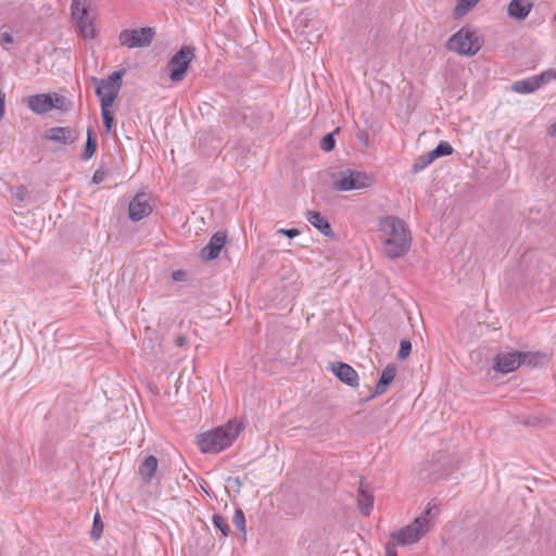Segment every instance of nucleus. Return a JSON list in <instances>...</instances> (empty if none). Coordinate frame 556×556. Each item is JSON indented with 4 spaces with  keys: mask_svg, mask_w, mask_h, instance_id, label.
<instances>
[{
    "mask_svg": "<svg viewBox=\"0 0 556 556\" xmlns=\"http://www.w3.org/2000/svg\"><path fill=\"white\" fill-rule=\"evenodd\" d=\"M548 135L552 137H556V122L548 127Z\"/></svg>",
    "mask_w": 556,
    "mask_h": 556,
    "instance_id": "46",
    "label": "nucleus"
},
{
    "mask_svg": "<svg viewBox=\"0 0 556 556\" xmlns=\"http://www.w3.org/2000/svg\"><path fill=\"white\" fill-rule=\"evenodd\" d=\"M240 430L239 422L236 420L229 421L225 426L202 433L198 440V445L203 453H218L232 444Z\"/></svg>",
    "mask_w": 556,
    "mask_h": 556,
    "instance_id": "2",
    "label": "nucleus"
},
{
    "mask_svg": "<svg viewBox=\"0 0 556 556\" xmlns=\"http://www.w3.org/2000/svg\"><path fill=\"white\" fill-rule=\"evenodd\" d=\"M225 243L226 235L220 231L215 232L208 243L201 250V257L205 261L217 258Z\"/></svg>",
    "mask_w": 556,
    "mask_h": 556,
    "instance_id": "12",
    "label": "nucleus"
},
{
    "mask_svg": "<svg viewBox=\"0 0 556 556\" xmlns=\"http://www.w3.org/2000/svg\"><path fill=\"white\" fill-rule=\"evenodd\" d=\"M431 510L432 506L429 503L427 509L416 517L412 523L390 534L391 542L402 546L417 543L430 531L433 525Z\"/></svg>",
    "mask_w": 556,
    "mask_h": 556,
    "instance_id": "3",
    "label": "nucleus"
},
{
    "mask_svg": "<svg viewBox=\"0 0 556 556\" xmlns=\"http://www.w3.org/2000/svg\"><path fill=\"white\" fill-rule=\"evenodd\" d=\"M540 88L538 84V79L534 76L528 77L526 79L516 80L513 83L510 89L516 93H531Z\"/></svg>",
    "mask_w": 556,
    "mask_h": 556,
    "instance_id": "19",
    "label": "nucleus"
},
{
    "mask_svg": "<svg viewBox=\"0 0 556 556\" xmlns=\"http://www.w3.org/2000/svg\"><path fill=\"white\" fill-rule=\"evenodd\" d=\"M430 165V162H428V159L426 157V154L420 155L416 162L413 165V170L415 173L425 169L427 166Z\"/></svg>",
    "mask_w": 556,
    "mask_h": 556,
    "instance_id": "33",
    "label": "nucleus"
},
{
    "mask_svg": "<svg viewBox=\"0 0 556 556\" xmlns=\"http://www.w3.org/2000/svg\"><path fill=\"white\" fill-rule=\"evenodd\" d=\"M531 7L530 0H511L508 5V14L518 20H523L528 16Z\"/></svg>",
    "mask_w": 556,
    "mask_h": 556,
    "instance_id": "18",
    "label": "nucleus"
},
{
    "mask_svg": "<svg viewBox=\"0 0 556 556\" xmlns=\"http://www.w3.org/2000/svg\"><path fill=\"white\" fill-rule=\"evenodd\" d=\"M435 153L441 156L451 155L454 151L453 147L447 141H441L435 148Z\"/></svg>",
    "mask_w": 556,
    "mask_h": 556,
    "instance_id": "30",
    "label": "nucleus"
},
{
    "mask_svg": "<svg viewBox=\"0 0 556 556\" xmlns=\"http://www.w3.org/2000/svg\"><path fill=\"white\" fill-rule=\"evenodd\" d=\"M306 219L326 237L332 238L334 236L328 219L319 212L308 211L306 213Z\"/></svg>",
    "mask_w": 556,
    "mask_h": 556,
    "instance_id": "15",
    "label": "nucleus"
},
{
    "mask_svg": "<svg viewBox=\"0 0 556 556\" xmlns=\"http://www.w3.org/2000/svg\"><path fill=\"white\" fill-rule=\"evenodd\" d=\"M96 151H97V141L92 137L91 129H88V137H87V141H86V144H85V149H84V153H83V159L84 160L91 159L94 155Z\"/></svg>",
    "mask_w": 556,
    "mask_h": 556,
    "instance_id": "23",
    "label": "nucleus"
},
{
    "mask_svg": "<svg viewBox=\"0 0 556 556\" xmlns=\"http://www.w3.org/2000/svg\"><path fill=\"white\" fill-rule=\"evenodd\" d=\"M27 105L33 112L37 114L47 113L56 106L53 98L50 94L45 93L28 97Z\"/></svg>",
    "mask_w": 556,
    "mask_h": 556,
    "instance_id": "13",
    "label": "nucleus"
},
{
    "mask_svg": "<svg viewBox=\"0 0 556 556\" xmlns=\"http://www.w3.org/2000/svg\"><path fill=\"white\" fill-rule=\"evenodd\" d=\"M152 212L149 198L146 193L136 194L129 202L128 215L134 222H139Z\"/></svg>",
    "mask_w": 556,
    "mask_h": 556,
    "instance_id": "10",
    "label": "nucleus"
},
{
    "mask_svg": "<svg viewBox=\"0 0 556 556\" xmlns=\"http://www.w3.org/2000/svg\"><path fill=\"white\" fill-rule=\"evenodd\" d=\"M396 376V366L395 364H389L381 372L380 379L376 386L375 394H383L391 382L394 380Z\"/></svg>",
    "mask_w": 556,
    "mask_h": 556,
    "instance_id": "17",
    "label": "nucleus"
},
{
    "mask_svg": "<svg viewBox=\"0 0 556 556\" xmlns=\"http://www.w3.org/2000/svg\"><path fill=\"white\" fill-rule=\"evenodd\" d=\"M88 0H73L71 4V12L73 18L83 17L84 15L89 14L88 13Z\"/></svg>",
    "mask_w": 556,
    "mask_h": 556,
    "instance_id": "22",
    "label": "nucleus"
},
{
    "mask_svg": "<svg viewBox=\"0 0 556 556\" xmlns=\"http://www.w3.org/2000/svg\"><path fill=\"white\" fill-rule=\"evenodd\" d=\"M63 100H64V98H62V97H55L53 99L54 103L56 104L55 108H61V102H63Z\"/></svg>",
    "mask_w": 556,
    "mask_h": 556,
    "instance_id": "47",
    "label": "nucleus"
},
{
    "mask_svg": "<svg viewBox=\"0 0 556 556\" xmlns=\"http://www.w3.org/2000/svg\"><path fill=\"white\" fill-rule=\"evenodd\" d=\"M125 70L113 72L108 78L92 77L101 106H112L123 84Z\"/></svg>",
    "mask_w": 556,
    "mask_h": 556,
    "instance_id": "5",
    "label": "nucleus"
},
{
    "mask_svg": "<svg viewBox=\"0 0 556 556\" xmlns=\"http://www.w3.org/2000/svg\"><path fill=\"white\" fill-rule=\"evenodd\" d=\"M111 106H101V115L103 119V124L105 126V130L110 132L114 126V116L112 111L110 110Z\"/></svg>",
    "mask_w": 556,
    "mask_h": 556,
    "instance_id": "25",
    "label": "nucleus"
},
{
    "mask_svg": "<svg viewBox=\"0 0 556 556\" xmlns=\"http://www.w3.org/2000/svg\"><path fill=\"white\" fill-rule=\"evenodd\" d=\"M446 46L459 55L473 56L480 51L482 40L476 30L463 27L448 39Z\"/></svg>",
    "mask_w": 556,
    "mask_h": 556,
    "instance_id": "4",
    "label": "nucleus"
},
{
    "mask_svg": "<svg viewBox=\"0 0 556 556\" xmlns=\"http://www.w3.org/2000/svg\"><path fill=\"white\" fill-rule=\"evenodd\" d=\"M0 38L3 42L5 43H12L13 42V37L11 36L10 33L8 31H3L0 34Z\"/></svg>",
    "mask_w": 556,
    "mask_h": 556,
    "instance_id": "44",
    "label": "nucleus"
},
{
    "mask_svg": "<svg viewBox=\"0 0 556 556\" xmlns=\"http://www.w3.org/2000/svg\"><path fill=\"white\" fill-rule=\"evenodd\" d=\"M367 181L368 177L365 174L348 169L339 174L333 181V187L340 191H350L367 187Z\"/></svg>",
    "mask_w": 556,
    "mask_h": 556,
    "instance_id": "8",
    "label": "nucleus"
},
{
    "mask_svg": "<svg viewBox=\"0 0 556 556\" xmlns=\"http://www.w3.org/2000/svg\"><path fill=\"white\" fill-rule=\"evenodd\" d=\"M553 77H556V73L554 71H546L540 75H534V78L538 79V84H539L540 88L543 85L547 84Z\"/></svg>",
    "mask_w": 556,
    "mask_h": 556,
    "instance_id": "32",
    "label": "nucleus"
},
{
    "mask_svg": "<svg viewBox=\"0 0 556 556\" xmlns=\"http://www.w3.org/2000/svg\"><path fill=\"white\" fill-rule=\"evenodd\" d=\"M383 253L393 260L404 256L412 243L409 229L404 220L395 216H387L380 220Z\"/></svg>",
    "mask_w": 556,
    "mask_h": 556,
    "instance_id": "1",
    "label": "nucleus"
},
{
    "mask_svg": "<svg viewBox=\"0 0 556 556\" xmlns=\"http://www.w3.org/2000/svg\"><path fill=\"white\" fill-rule=\"evenodd\" d=\"M329 369L341 382L349 387L355 388L358 386V374L349 364L334 362L329 365Z\"/></svg>",
    "mask_w": 556,
    "mask_h": 556,
    "instance_id": "11",
    "label": "nucleus"
},
{
    "mask_svg": "<svg viewBox=\"0 0 556 556\" xmlns=\"http://www.w3.org/2000/svg\"><path fill=\"white\" fill-rule=\"evenodd\" d=\"M533 355H535L534 357H523V361H522V364H528V365H535L536 364V358L539 357H544V355L540 354V353H532Z\"/></svg>",
    "mask_w": 556,
    "mask_h": 556,
    "instance_id": "38",
    "label": "nucleus"
},
{
    "mask_svg": "<svg viewBox=\"0 0 556 556\" xmlns=\"http://www.w3.org/2000/svg\"><path fill=\"white\" fill-rule=\"evenodd\" d=\"M27 194H28V191L24 186H18L12 192L13 198L16 199L18 202H24L27 198Z\"/></svg>",
    "mask_w": 556,
    "mask_h": 556,
    "instance_id": "34",
    "label": "nucleus"
},
{
    "mask_svg": "<svg viewBox=\"0 0 556 556\" xmlns=\"http://www.w3.org/2000/svg\"><path fill=\"white\" fill-rule=\"evenodd\" d=\"M105 179V173L103 170H96L93 176H92V181L94 184H100L102 182L103 180Z\"/></svg>",
    "mask_w": 556,
    "mask_h": 556,
    "instance_id": "37",
    "label": "nucleus"
},
{
    "mask_svg": "<svg viewBox=\"0 0 556 556\" xmlns=\"http://www.w3.org/2000/svg\"><path fill=\"white\" fill-rule=\"evenodd\" d=\"M410 352H412L410 341L406 340V339L402 340L400 342V350L397 352V358L401 361H404L409 356Z\"/></svg>",
    "mask_w": 556,
    "mask_h": 556,
    "instance_id": "29",
    "label": "nucleus"
},
{
    "mask_svg": "<svg viewBox=\"0 0 556 556\" xmlns=\"http://www.w3.org/2000/svg\"><path fill=\"white\" fill-rule=\"evenodd\" d=\"M187 341L188 340H187L186 336L179 334L175 339V344L178 348H182V346H185L187 344Z\"/></svg>",
    "mask_w": 556,
    "mask_h": 556,
    "instance_id": "42",
    "label": "nucleus"
},
{
    "mask_svg": "<svg viewBox=\"0 0 556 556\" xmlns=\"http://www.w3.org/2000/svg\"><path fill=\"white\" fill-rule=\"evenodd\" d=\"M159 462L153 455L147 456L143 462L139 465L138 473L146 483H150L155 477Z\"/></svg>",
    "mask_w": 556,
    "mask_h": 556,
    "instance_id": "16",
    "label": "nucleus"
},
{
    "mask_svg": "<svg viewBox=\"0 0 556 556\" xmlns=\"http://www.w3.org/2000/svg\"><path fill=\"white\" fill-rule=\"evenodd\" d=\"M479 0H457V4L455 7V15L463 16L465 15L471 8H473Z\"/></svg>",
    "mask_w": 556,
    "mask_h": 556,
    "instance_id": "24",
    "label": "nucleus"
},
{
    "mask_svg": "<svg viewBox=\"0 0 556 556\" xmlns=\"http://www.w3.org/2000/svg\"><path fill=\"white\" fill-rule=\"evenodd\" d=\"M356 138L365 144L368 143V135L365 130H358L356 134Z\"/></svg>",
    "mask_w": 556,
    "mask_h": 556,
    "instance_id": "41",
    "label": "nucleus"
},
{
    "mask_svg": "<svg viewBox=\"0 0 556 556\" xmlns=\"http://www.w3.org/2000/svg\"><path fill=\"white\" fill-rule=\"evenodd\" d=\"M46 138L50 141L59 142L62 144H71L77 140V135H74V132L68 127H53L50 128L47 134Z\"/></svg>",
    "mask_w": 556,
    "mask_h": 556,
    "instance_id": "14",
    "label": "nucleus"
},
{
    "mask_svg": "<svg viewBox=\"0 0 556 556\" xmlns=\"http://www.w3.org/2000/svg\"><path fill=\"white\" fill-rule=\"evenodd\" d=\"M357 503L362 514L368 516L374 505V497L370 493L361 489L358 492Z\"/></svg>",
    "mask_w": 556,
    "mask_h": 556,
    "instance_id": "21",
    "label": "nucleus"
},
{
    "mask_svg": "<svg viewBox=\"0 0 556 556\" xmlns=\"http://www.w3.org/2000/svg\"><path fill=\"white\" fill-rule=\"evenodd\" d=\"M213 525L222 532L224 536L228 535L229 526L220 515H214L212 518Z\"/></svg>",
    "mask_w": 556,
    "mask_h": 556,
    "instance_id": "28",
    "label": "nucleus"
},
{
    "mask_svg": "<svg viewBox=\"0 0 556 556\" xmlns=\"http://www.w3.org/2000/svg\"><path fill=\"white\" fill-rule=\"evenodd\" d=\"M278 233H281L288 238H294L300 235V231L295 228H291V229H282L281 228L278 230Z\"/></svg>",
    "mask_w": 556,
    "mask_h": 556,
    "instance_id": "35",
    "label": "nucleus"
},
{
    "mask_svg": "<svg viewBox=\"0 0 556 556\" xmlns=\"http://www.w3.org/2000/svg\"><path fill=\"white\" fill-rule=\"evenodd\" d=\"M155 37V29L152 27H140L137 29H124L118 35V42L128 49H141L149 47Z\"/></svg>",
    "mask_w": 556,
    "mask_h": 556,
    "instance_id": "7",
    "label": "nucleus"
},
{
    "mask_svg": "<svg viewBox=\"0 0 556 556\" xmlns=\"http://www.w3.org/2000/svg\"><path fill=\"white\" fill-rule=\"evenodd\" d=\"M426 157L428 159V162H430L431 164L434 160L439 159L440 156L438 155V153H435V150L433 149L426 153Z\"/></svg>",
    "mask_w": 556,
    "mask_h": 556,
    "instance_id": "45",
    "label": "nucleus"
},
{
    "mask_svg": "<svg viewBox=\"0 0 556 556\" xmlns=\"http://www.w3.org/2000/svg\"><path fill=\"white\" fill-rule=\"evenodd\" d=\"M77 23V28L79 34L85 39L94 38L96 30L93 26V20L89 16V14L84 15L83 17L75 18Z\"/></svg>",
    "mask_w": 556,
    "mask_h": 556,
    "instance_id": "20",
    "label": "nucleus"
},
{
    "mask_svg": "<svg viewBox=\"0 0 556 556\" xmlns=\"http://www.w3.org/2000/svg\"><path fill=\"white\" fill-rule=\"evenodd\" d=\"M103 532V522L101 521L100 514L96 513L93 517V523L91 529V538L93 540H99Z\"/></svg>",
    "mask_w": 556,
    "mask_h": 556,
    "instance_id": "26",
    "label": "nucleus"
},
{
    "mask_svg": "<svg viewBox=\"0 0 556 556\" xmlns=\"http://www.w3.org/2000/svg\"><path fill=\"white\" fill-rule=\"evenodd\" d=\"M232 522L238 530H240L241 532H243L245 534V532H247L245 517H244L242 509L238 508L235 510V514L232 517Z\"/></svg>",
    "mask_w": 556,
    "mask_h": 556,
    "instance_id": "27",
    "label": "nucleus"
},
{
    "mask_svg": "<svg viewBox=\"0 0 556 556\" xmlns=\"http://www.w3.org/2000/svg\"><path fill=\"white\" fill-rule=\"evenodd\" d=\"M194 58V48L184 46L177 51L168 61L167 68L169 72V79L173 83H180Z\"/></svg>",
    "mask_w": 556,
    "mask_h": 556,
    "instance_id": "6",
    "label": "nucleus"
},
{
    "mask_svg": "<svg viewBox=\"0 0 556 556\" xmlns=\"http://www.w3.org/2000/svg\"><path fill=\"white\" fill-rule=\"evenodd\" d=\"M523 357H534L532 353L522 352H505L497 354L495 357L494 369L502 374H509L515 371L522 364Z\"/></svg>",
    "mask_w": 556,
    "mask_h": 556,
    "instance_id": "9",
    "label": "nucleus"
},
{
    "mask_svg": "<svg viewBox=\"0 0 556 556\" xmlns=\"http://www.w3.org/2000/svg\"><path fill=\"white\" fill-rule=\"evenodd\" d=\"M186 277V273L184 270H175L173 274H172V278L173 280L175 281H181L184 280Z\"/></svg>",
    "mask_w": 556,
    "mask_h": 556,
    "instance_id": "40",
    "label": "nucleus"
},
{
    "mask_svg": "<svg viewBox=\"0 0 556 556\" xmlns=\"http://www.w3.org/2000/svg\"><path fill=\"white\" fill-rule=\"evenodd\" d=\"M5 113V94L0 92V121L3 118Z\"/></svg>",
    "mask_w": 556,
    "mask_h": 556,
    "instance_id": "39",
    "label": "nucleus"
},
{
    "mask_svg": "<svg viewBox=\"0 0 556 556\" xmlns=\"http://www.w3.org/2000/svg\"><path fill=\"white\" fill-rule=\"evenodd\" d=\"M228 483H230L231 486H236L238 490L240 489V486L242 484L240 478H238V477H229Z\"/></svg>",
    "mask_w": 556,
    "mask_h": 556,
    "instance_id": "43",
    "label": "nucleus"
},
{
    "mask_svg": "<svg viewBox=\"0 0 556 556\" xmlns=\"http://www.w3.org/2000/svg\"><path fill=\"white\" fill-rule=\"evenodd\" d=\"M321 150L329 152L334 149L333 134H327L320 141Z\"/></svg>",
    "mask_w": 556,
    "mask_h": 556,
    "instance_id": "31",
    "label": "nucleus"
},
{
    "mask_svg": "<svg viewBox=\"0 0 556 556\" xmlns=\"http://www.w3.org/2000/svg\"><path fill=\"white\" fill-rule=\"evenodd\" d=\"M386 556H397V553L395 551V543L389 541L386 544Z\"/></svg>",
    "mask_w": 556,
    "mask_h": 556,
    "instance_id": "36",
    "label": "nucleus"
}]
</instances>
